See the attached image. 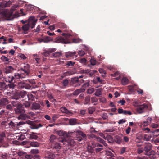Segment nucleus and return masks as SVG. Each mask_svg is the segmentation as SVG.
Wrapping results in <instances>:
<instances>
[{"label":"nucleus","instance_id":"nucleus-1","mask_svg":"<svg viewBox=\"0 0 159 159\" xmlns=\"http://www.w3.org/2000/svg\"><path fill=\"white\" fill-rule=\"evenodd\" d=\"M13 10L11 9L10 11L8 10H5L2 13V16L7 20H12L14 19L12 15Z\"/></svg>","mask_w":159,"mask_h":159},{"label":"nucleus","instance_id":"nucleus-2","mask_svg":"<svg viewBox=\"0 0 159 159\" xmlns=\"http://www.w3.org/2000/svg\"><path fill=\"white\" fill-rule=\"evenodd\" d=\"M68 133L69 134L71 133V135L74 134L76 135V139L79 141H81L83 138L86 139V134L80 131L69 132Z\"/></svg>","mask_w":159,"mask_h":159},{"label":"nucleus","instance_id":"nucleus-3","mask_svg":"<svg viewBox=\"0 0 159 159\" xmlns=\"http://www.w3.org/2000/svg\"><path fill=\"white\" fill-rule=\"evenodd\" d=\"M71 82L73 84H74L75 86L77 87L80 86L83 82V80H80L79 78L75 77L72 78Z\"/></svg>","mask_w":159,"mask_h":159},{"label":"nucleus","instance_id":"nucleus-4","mask_svg":"<svg viewBox=\"0 0 159 159\" xmlns=\"http://www.w3.org/2000/svg\"><path fill=\"white\" fill-rule=\"evenodd\" d=\"M28 21L29 25H30V27L32 29L33 28L36 24L37 21V20L35 19L34 16H31L28 19Z\"/></svg>","mask_w":159,"mask_h":159},{"label":"nucleus","instance_id":"nucleus-5","mask_svg":"<svg viewBox=\"0 0 159 159\" xmlns=\"http://www.w3.org/2000/svg\"><path fill=\"white\" fill-rule=\"evenodd\" d=\"M15 113L16 114L24 113L25 112L21 104H18L16 109L15 110Z\"/></svg>","mask_w":159,"mask_h":159},{"label":"nucleus","instance_id":"nucleus-6","mask_svg":"<svg viewBox=\"0 0 159 159\" xmlns=\"http://www.w3.org/2000/svg\"><path fill=\"white\" fill-rule=\"evenodd\" d=\"M20 95L21 98H24V99H26V98H27L28 100H30L31 98L33 96V95L30 93L27 95L26 92L25 91H21Z\"/></svg>","mask_w":159,"mask_h":159},{"label":"nucleus","instance_id":"nucleus-7","mask_svg":"<svg viewBox=\"0 0 159 159\" xmlns=\"http://www.w3.org/2000/svg\"><path fill=\"white\" fill-rule=\"evenodd\" d=\"M58 156V154H54L52 152H47V155L44 159H54L55 158H57Z\"/></svg>","mask_w":159,"mask_h":159},{"label":"nucleus","instance_id":"nucleus-8","mask_svg":"<svg viewBox=\"0 0 159 159\" xmlns=\"http://www.w3.org/2000/svg\"><path fill=\"white\" fill-rule=\"evenodd\" d=\"M55 42L57 43H61L65 44L69 43V41L67 39H65L62 37L57 38Z\"/></svg>","mask_w":159,"mask_h":159},{"label":"nucleus","instance_id":"nucleus-9","mask_svg":"<svg viewBox=\"0 0 159 159\" xmlns=\"http://www.w3.org/2000/svg\"><path fill=\"white\" fill-rule=\"evenodd\" d=\"M147 105L145 104L139 105L136 109L137 111L139 113H141L144 111V109L147 108Z\"/></svg>","mask_w":159,"mask_h":159},{"label":"nucleus","instance_id":"nucleus-10","mask_svg":"<svg viewBox=\"0 0 159 159\" xmlns=\"http://www.w3.org/2000/svg\"><path fill=\"white\" fill-rule=\"evenodd\" d=\"M18 117L17 118L19 120H25L26 119H30V116H29L28 113L25 114L21 113Z\"/></svg>","mask_w":159,"mask_h":159},{"label":"nucleus","instance_id":"nucleus-11","mask_svg":"<svg viewBox=\"0 0 159 159\" xmlns=\"http://www.w3.org/2000/svg\"><path fill=\"white\" fill-rule=\"evenodd\" d=\"M53 146V151L52 152H57L60 149L61 146L60 144L58 143H55Z\"/></svg>","mask_w":159,"mask_h":159},{"label":"nucleus","instance_id":"nucleus-12","mask_svg":"<svg viewBox=\"0 0 159 159\" xmlns=\"http://www.w3.org/2000/svg\"><path fill=\"white\" fill-rule=\"evenodd\" d=\"M60 110L62 113H65L67 115H70L72 114V113L71 111L68 110L65 107H61L60 109Z\"/></svg>","mask_w":159,"mask_h":159},{"label":"nucleus","instance_id":"nucleus-13","mask_svg":"<svg viewBox=\"0 0 159 159\" xmlns=\"http://www.w3.org/2000/svg\"><path fill=\"white\" fill-rule=\"evenodd\" d=\"M56 49L55 48H49L47 51L44 52L43 54L45 56H48L51 53L55 52L56 51Z\"/></svg>","mask_w":159,"mask_h":159},{"label":"nucleus","instance_id":"nucleus-14","mask_svg":"<svg viewBox=\"0 0 159 159\" xmlns=\"http://www.w3.org/2000/svg\"><path fill=\"white\" fill-rule=\"evenodd\" d=\"M76 54V52L75 51H74L73 52H66L65 56L67 58L72 57L74 56H75V57H76L77 56H75Z\"/></svg>","mask_w":159,"mask_h":159},{"label":"nucleus","instance_id":"nucleus-15","mask_svg":"<svg viewBox=\"0 0 159 159\" xmlns=\"http://www.w3.org/2000/svg\"><path fill=\"white\" fill-rule=\"evenodd\" d=\"M8 103V100L6 98H2L0 100V105L1 106L7 105Z\"/></svg>","mask_w":159,"mask_h":159},{"label":"nucleus","instance_id":"nucleus-16","mask_svg":"<svg viewBox=\"0 0 159 159\" xmlns=\"http://www.w3.org/2000/svg\"><path fill=\"white\" fill-rule=\"evenodd\" d=\"M25 76L23 74H19L18 73H16L14 74V79L16 80L19 79L20 78H24Z\"/></svg>","mask_w":159,"mask_h":159},{"label":"nucleus","instance_id":"nucleus-17","mask_svg":"<svg viewBox=\"0 0 159 159\" xmlns=\"http://www.w3.org/2000/svg\"><path fill=\"white\" fill-rule=\"evenodd\" d=\"M85 90L84 89H76L73 93L74 95L77 96L80 93L84 92Z\"/></svg>","mask_w":159,"mask_h":159},{"label":"nucleus","instance_id":"nucleus-18","mask_svg":"<svg viewBox=\"0 0 159 159\" xmlns=\"http://www.w3.org/2000/svg\"><path fill=\"white\" fill-rule=\"evenodd\" d=\"M18 154L20 156L25 157V158L26 159L30 158L31 157V155H26V154L25 152H23L22 151L19 152L18 153Z\"/></svg>","mask_w":159,"mask_h":159},{"label":"nucleus","instance_id":"nucleus-19","mask_svg":"<svg viewBox=\"0 0 159 159\" xmlns=\"http://www.w3.org/2000/svg\"><path fill=\"white\" fill-rule=\"evenodd\" d=\"M25 124L27 123L33 126V127H31L32 129H38V127L36 126L35 123L33 121L28 120L25 122Z\"/></svg>","mask_w":159,"mask_h":159},{"label":"nucleus","instance_id":"nucleus-20","mask_svg":"<svg viewBox=\"0 0 159 159\" xmlns=\"http://www.w3.org/2000/svg\"><path fill=\"white\" fill-rule=\"evenodd\" d=\"M43 42L45 43H48L50 41H53V39L51 38L49 36H46L43 37Z\"/></svg>","mask_w":159,"mask_h":159},{"label":"nucleus","instance_id":"nucleus-21","mask_svg":"<svg viewBox=\"0 0 159 159\" xmlns=\"http://www.w3.org/2000/svg\"><path fill=\"white\" fill-rule=\"evenodd\" d=\"M13 70V68L11 66L7 67L5 69V72L6 73H11Z\"/></svg>","mask_w":159,"mask_h":159},{"label":"nucleus","instance_id":"nucleus-22","mask_svg":"<svg viewBox=\"0 0 159 159\" xmlns=\"http://www.w3.org/2000/svg\"><path fill=\"white\" fill-rule=\"evenodd\" d=\"M68 144L71 146H73L76 144V143L74 140L72 139H70L67 141Z\"/></svg>","mask_w":159,"mask_h":159},{"label":"nucleus","instance_id":"nucleus-23","mask_svg":"<svg viewBox=\"0 0 159 159\" xmlns=\"http://www.w3.org/2000/svg\"><path fill=\"white\" fill-rule=\"evenodd\" d=\"M14 79V76H8L6 78L5 80L6 82L10 83H14L13 82Z\"/></svg>","mask_w":159,"mask_h":159},{"label":"nucleus","instance_id":"nucleus-24","mask_svg":"<svg viewBox=\"0 0 159 159\" xmlns=\"http://www.w3.org/2000/svg\"><path fill=\"white\" fill-rule=\"evenodd\" d=\"M129 83L128 79L126 77H123L121 80V83L123 85H126Z\"/></svg>","mask_w":159,"mask_h":159},{"label":"nucleus","instance_id":"nucleus-25","mask_svg":"<svg viewBox=\"0 0 159 159\" xmlns=\"http://www.w3.org/2000/svg\"><path fill=\"white\" fill-rule=\"evenodd\" d=\"M47 96L51 102H54L56 101V100L54 98L52 94L51 93H48Z\"/></svg>","mask_w":159,"mask_h":159},{"label":"nucleus","instance_id":"nucleus-26","mask_svg":"<svg viewBox=\"0 0 159 159\" xmlns=\"http://www.w3.org/2000/svg\"><path fill=\"white\" fill-rule=\"evenodd\" d=\"M152 145L151 144H148L145 147L144 150L146 152L150 151L152 148Z\"/></svg>","mask_w":159,"mask_h":159},{"label":"nucleus","instance_id":"nucleus-27","mask_svg":"<svg viewBox=\"0 0 159 159\" xmlns=\"http://www.w3.org/2000/svg\"><path fill=\"white\" fill-rule=\"evenodd\" d=\"M30 145L31 146L35 147H38L39 146V143L36 141L31 142Z\"/></svg>","mask_w":159,"mask_h":159},{"label":"nucleus","instance_id":"nucleus-28","mask_svg":"<svg viewBox=\"0 0 159 159\" xmlns=\"http://www.w3.org/2000/svg\"><path fill=\"white\" fill-rule=\"evenodd\" d=\"M92 146H88L87 148V149L89 152H90L92 153L94 151L93 148L94 147L93 143H92Z\"/></svg>","mask_w":159,"mask_h":159},{"label":"nucleus","instance_id":"nucleus-29","mask_svg":"<svg viewBox=\"0 0 159 159\" xmlns=\"http://www.w3.org/2000/svg\"><path fill=\"white\" fill-rule=\"evenodd\" d=\"M29 24H27L23 25L22 27V29L24 31H27L29 30Z\"/></svg>","mask_w":159,"mask_h":159},{"label":"nucleus","instance_id":"nucleus-30","mask_svg":"<svg viewBox=\"0 0 159 159\" xmlns=\"http://www.w3.org/2000/svg\"><path fill=\"white\" fill-rule=\"evenodd\" d=\"M22 84L23 85V87H25V88L27 89H30L31 87V86L29 84H28L26 83H22L21 82L19 84L20 85V84Z\"/></svg>","mask_w":159,"mask_h":159},{"label":"nucleus","instance_id":"nucleus-31","mask_svg":"<svg viewBox=\"0 0 159 159\" xmlns=\"http://www.w3.org/2000/svg\"><path fill=\"white\" fill-rule=\"evenodd\" d=\"M102 89H99L97 90L95 93V95L98 97L99 96L102 94Z\"/></svg>","mask_w":159,"mask_h":159},{"label":"nucleus","instance_id":"nucleus-32","mask_svg":"<svg viewBox=\"0 0 159 159\" xmlns=\"http://www.w3.org/2000/svg\"><path fill=\"white\" fill-rule=\"evenodd\" d=\"M27 113L29 115V116H30V119L33 120L35 119V114L34 112H30L28 113Z\"/></svg>","mask_w":159,"mask_h":159},{"label":"nucleus","instance_id":"nucleus-33","mask_svg":"<svg viewBox=\"0 0 159 159\" xmlns=\"http://www.w3.org/2000/svg\"><path fill=\"white\" fill-rule=\"evenodd\" d=\"M69 124L71 125H74L76 124V120L75 119H71L69 120Z\"/></svg>","mask_w":159,"mask_h":159},{"label":"nucleus","instance_id":"nucleus-34","mask_svg":"<svg viewBox=\"0 0 159 159\" xmlns=\"http://www.w3.org/2000/svg\"><path fill=\"white\" fill-rule=\"evenodd\" d=\"M29 138L30 139H37L38 136L34 134V133H32L31 134H30Z\"/></svg>","mask_w":159,"mask_h":159},{"label":"nucleus","instance_id":"nucleus-35","mask_svg":"<svg viewBox=\"0 0 159 159\" xmlns=\"http://www.w3.org/2000/svg\"><path fill=\"white\" fill-rule=\"evenodd\" d=\"M57 134L58 135H59L60 136H63L65 137L67 135V134L65 132L63 131L62 130H60L59 131Z\"/></svg>","mask_w":159,"mask_h":159},{"label":"nucleus","instance_id":"nucleus-36","mask_svg":"<svg viewBox=\"0 0 159 159\" xmlns=\"http://www.w3.org/2000/svg\"><path fill=\"white\" fill-rule=\"evenodd\" d=\"M122 139L119 136H116V142L120 144L122 142Z\"/></svg>","mask_w":159,"mask_h":159},{"label":"nucleus","instance_id":"nucleus-37","mask_svg":"<svg viewBox=\"0 0 159 159\" xmlns=\"http://www.w3.org/2000/svg\"><path fill=\"white\" fill-rule=\"evenodd\" d=\"M90 71V69L81 70H80V72L81 74H84L89 73Z\"/></svg>","mask_w":159,"mask_h":159},{"label":"nucleus","instance_id":"nucleus-38","mask_svg":"<svg viewBox=\"0 0 159 159\" xmlns=\"http://www.w3.org/2000/svg\"><path fill=\"white\" fill-rule=\"evenodd\" d=\"M99 72L102 74V76L104 77L105 76V75L106 74V71L102 68L99 69Z\"/></svg>","mask_w":159,"mask_h":159},{"label":"nucleus","instance_id":"nucleus-39","mask_svg":"<svg viewBox=\"0 0 159 159\" xmlns=\"http://www.w3.org/2000/svg\"><path fill=\"white\" fill-rule=\"evenodd\" d=\"M151 138V136L150 135L146 134L144 136V139L146 141H148L150 140Z\"/></svg>","mask_w":159,"mask_h":159},{"label":"nucleus","instance_id":"nucleus-40","mask_svg":"<svg viewBox=\"0 0 159 159\" xmlns=\"http://www.w3.org/2000/svg\"><path fill=\"white\" fill-rule=\"evenodd\" d=\"M91 137L92 138L94 137L95 138V139H97V141L101 143L102 142H103V141H104L103 140H102V139H101L100 138L96 137L94 135H91Z\"/></svg>","mask_w":159,"mask_h":159},{"label":"nucleus","instance_id":"nucleus-41","mask_svg":"<svg viewBox=\"0 0 159 159\" xmlns=\"http://www.w3.org/2000/svg\"><path fill=\"white\" fill-rule=\"evenodd\" d=\"M105 152L107 156H110L111 157L114 156V154L110 150H106L105 151Z\"/></svg>","mask_w":159,"mask_h":159},{"label":"nucleus","instance_id":"nucleus-42","mask_svg":"<svg viewBox=\"0 0 159 159\" xmlns=\"http://www.w3.org/2000/svg\"><path fill=\"white\" fill-rule=\"evenodd\" d=\"M25 138V136L24 134H20L18 136V139L19 140H22Z\"/></svg>","mask_w":159,"mask_h":159},{"label":"nucleus","instance_id":"nucleus-43","mask_svg":"<svg viewBox=\"0 0 159 159\" xmlns=\"http://www.w3.org/2000/svg\"><path fill=\"white\" fill-rule=\"evenodd\" d=\"M1 60L4 62H7L9 61V59L5 56H2L1 57Z\"/></svg>","mask_w":159,"mask_h":159},{"label":"nucleus","instance_id":"nucleus-44","mask_svg":"<svg viewBox=\"0 0 159 159\" xmlns=\"http://www.w3.org/2000/svg\"><path fill=\"white\" fill-rule=\"evenodd\" d=\"M53 56L56 57H59L60 56L62 55V53L61 52H55L53 54Z\"/></svg>","mask_w":159,"mask_h":159},{"label":"nucleus","instance_id":"nucleus-45","mask_svg":"<svg viewBox=\"0 0 159 159\" xmlns=\"http://www.w3.org/2000/svg\"><path fill=\"white\" fill-rule=\"evenodd\" d=\"M90 97L89 96H87L85 98V102L84 104L86 105L90 101Z\"/></svg>","mask_w":159,"mask_h":159},{"label":"nucleus","instance_id":"nucleus-46","mask_svg":"<svg viewBox=\"0 0 159 159\" xmlns=\"http://www.w3.org/2000/svg\"><path fill=\"white\" fill-rule=\"evenodd\" d=\"M94 91V89L93 88H91L88 89L87 91V93L89 94H91Z\"/></svg>","mask_w":159,"mask_h":159},{"label":"nucleus","instance_id":"nucleus-47","mask_svg":"<svg viewBox=\"0 0 159 159\" xmlns=\"http://www.w3.org/2000/svg\"><path fill=\"white\" fill-rule=\"evenodd\" d=\"M30 152L32 154H37L39 153V150L38 149H33L30 151Z\"/></svg>","mask_w":159,"mask_h":159},{"label":"nucleus","instance_id":"nucleus-48","mask_svg":"<svg viewBox=\"0 0 159 159\" xmlns=\"http://www.w3.org/2000/svg\"><path fill=\"white\" fill-rule=\"evenodd\" d=\"M33 108L34 109L36 110L39 109L40 107V106L39 105L35 103L33 104L32 106Z\"/></svg>","mask_w":159,"mask_h":159},{"label":"nucleus","instance_id":"nucleus-49","mask_svg":"<svg viewBox=\"0 0 159 159\" xmlns=\"http://www.w3.org/2000/svg\"><path fill=\"white\" fill-rule=\"evenodd\" d=\"M56 137L54 135H52L50 137V141L51 142H54V140L56 139Z\"/></svg>","mask_w":159,"mask_h":159},{"label":"nucleus","instance_id":"nucleus-50","mask_svg":"<svg viewBox=\"0 0 159 159\" xmlns=\"http://www.w3.org/2000/svg\"><path fill=\"white\" fill-rule=\"evenodd\" d=\"M12 3V2L11 1H9L4 4V6L5 7H9L11 5Z\"/></svg>","mask_w":159,"mask_h":159},{"label":"nucleus","instance_id":"nucleus-51","mask_svg":"<svg viewBox=\"0 0 159 159\" xmlns=\"http://www.w3.org/2000/svg\"><path fill=\"white\" fill-rule=\"evenodd\" d=\"M90 62L91 65L94 66L96 64V60L94 58H91L90 60Z\"/></svg>","mask_w":159,"mask_h":159},{"label":"nucleus","instance_id":"nucleus-52","mask_svg":"<svg viewBox=\"0 0 159 159\" xmlns=\"http://www.w3.org/2000/svg\"><path fill=\"white\" fill-rule=\"evenodd\" d=\"M78 54L80 56L82 57L85 54V52L83 50H80L79 51Z\"/></svg>","mask_w":159,"mask_h":159},{"label":"nucleus","instance_id":"nucleus-53","mask_svg":"<svg viewBox=\"0 0 159 159\" xmlns=\"http://www.w3.org/2000/svg\"><path fill=\"white\" fill-rule=\"evenodd\" d=\"M75 62H72V61H68L66 62V65L68 66H73L75 64Z\"/></svg>","mask_w":159,"mask_h":159},{"label":"nucleus","instance_id":"nucleus-54","mask_svg":"<svg viewBox=\"0 0 159 159\" xmlns=\"http://www.w3.org/2000/svg\"><path fill=\"white\" fill-rule=\"evenodd\" d=\"M133 104L134 106V107H138L139 105V102L138 101H134L133 102Z\"/></svg>","mask_w":159,"mask_h":159},{"label":"nucleus","instance_id":"nucleus-55","mask_svg":"<svg viewBox=\"0 0 159 159\" xmlns=\"http://www.w3.org/2000/svg\"><path fill=\"white\" fill-rule=\"evenodd\" d=\"M89 113L92 114L95 111V109L93 107H90L88 108Z\"/></svg>","mask_w":159,"mask_h":159},{"label":"nucleus","instance_id":"nucleus-56","mask_svg":"<svg viewBox=\"0 0 159 159\" xmlns=\"http://www.w3.org/2000/svg\"><path fill=\"white\" fill-rule=\"evenodd\" d=\"M23 68L29 70L30 69V65L28 64H24Z\"/></svg>","mask_w":159,"mask_h":159},{"label":"nucleus","instance_id":"nucleus-57","mask_svg":"<svg viewBox=\"0 0 159 159\" xmlns=\"http://www.w3.org/2000/svg\"><path fill=\"white\" fill-rule=\"evenodd\" d=\"M129 91L130 92H133L134 90V86L133 85H129L128 86Z\"/></svg>","mask_w":159,"mask_h":159},{"label":"nucleus","instance_id":"nucleus-58","mask_svg":"<svg viewBox=\"0 0 159 159\" xmlns=\"http://www.w3.org/2000/svg\"><path fill=\"white\" fill-rule=\"evenodd\" d=\"M97 71L96 70H90V71L89 73V75L90 76H92L94 74L96 73H97Z\"/></svg>","mask_w":159,"mask_h":159},{"label":"nucleus","instance_id":"nucleus-59","mask_svg":"<svg viewBox=\"0 0 159 159\" xmlns=\"http://www.w3.org/2000/svg\"><path fill=\"white\" fill-rule=\"evenodd\" d=\"M73 42H74L75 43H79V42H81V39H79V38H77V39H73Z\"/></svg>","mask_w":159,"mask_h":159},{"label":"nucleus","instance_id":"nucleus-60","mask_svg":"<svg viewBox=\"0 0 159 159\" xmlns=\"http://www.w3.org/2000/svg\"><path fill=\"white\" fill-rule=\"evenodd\" d=\"M17 123H14L12 121H11L9 123V125L11 126H12L16 127L17 126Z\"/></svg>","mask_w":159,"mask_h":159},{"label":"nucleus","instance_id":"nucleus-61","mask_svg":"<svg viewBox=\"0 0 159 159\" xmlns=\"http://www.w3.org/2000/svg\"><path fill=\"white\" fill-rule=\"evenodd\" d=\"M91 101L92 103H96L98 101V99L94 97L91 98Z\"/></svg>","mask_w":159,"mask_h":159},{"label":"nucleus","instance_id":"nucleus-62","mask_svg":"<svg viewBox=\"0 0 159 159\" xmlns=\"http://www.w3.org/2000/svg\"><path fill=\"white\" fill-rule=\"evenodd\" d=\"M96 80L98 82H99L101 84H103L104 83V80L100 79V78L99 77H96Z\"/></svg>","mask_w":159,"mask_h":159},{"label":"nucleus","instance_id":"nucleus-63","mask_svg":"<svg viewBox=\"0 0 159 159\" xmlns=\"http://www.w3.org/2000/svg\"><path fill=\"white\" fill-rule=\"evenodd\" d=\"M5 137V135L4 133H2L0 134V141H2V140Z\"/></svg>","mask_w":159,"mask_h":159},{"label":"nucleus","instance_id":"nucleus-64","mask_svg":"<svg viewBox=\"0 0 159 159\" xmlns=\"http://www.w3.org/2000/svg\"><path fill=\"white\" fill-rule=\"evenodd\" d=\"M68 83V81L67 79H65L63 81V84L64 86H67Z\"/></svg>","mask_w":159,"mask_h":159}]
</instances>
